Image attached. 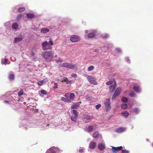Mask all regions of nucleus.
Segmentation results:
<instances>
[{"label": "nucleus", "instance_id": "nucleus-1", "mask_svg": "<svg viewBox=\"0 0 153 153\" xmlns=\"http://www.w3.org/2000/svg\"><path fill=\"white\" fill-rule=\"evenodd\" d=\"M65 97H62L61 100L65 102H71L75 96V94L73 93H68L64 95Z\"/></svg>", "mask_w": 153, "mask_h": 153}, {"label": "nucleus", "instance_id": "nucleus-2", "mask_svg": "<svg viewBox=\"0 0 153 153\" xmlns=\"http://www.w3.org/2000/svg\"><path fill=\"white\" fill-rule=\"evenodd\" d=\"M65 97H62L61 100L65 102H71L75 96V94L73 93H68L64 95Z\"/></svg>", "mask_w": 153, "mask_h": 153}, {"label": "nucleus", "instance_id": "nucleus-3", "mask_svg": "<svg viewBox=\"0 0 153 153\" xmlns=\"http://www.w3.org/2000/svg\"><path fill=\"white\" fill-rule=\"evenodd\" d=\"M42 56L45 59L49 62L52 61V59L53 56V54L51 52L49 51L44 52Z\"/></svg>", "mask_w": 153, "mask_h": 153}, {"label": "nucleus", "instance_id": "nucleus-4", "mask_svg": "<svg viewBox=\"0 0 153 153\" xmlns=\"http://www.w3.org/2000/svg\"><path fill=\"white\" fill-rule=\"evenodd\" d=\"M88 81L91 84L94 85H97V82L96 81L95 77L91 76H88L87 77Z\"/></svg>", "mask_w": 153, "mask_h": 153}, {"label": "nucleus", "instance_id": "nucleus-5", "mask_svg": "<svg viewBox=\"0 0 153 153\" xmlns=\"http://www.w3.org/2000/svg\"><path fill=\"white\" fill-rule=\"evenodd\" d=\"M61 66L70 69H73L76 67V65L68 62H65L62 63L61 65Z\"/></svg>", "mask_w": 153, "mask_h": 153}, {"label": "nucleus", "instance_id": "nucleus-6", "mask_svg": "<svg viewBox=\"0 0 153 153\" xmlns=\"http://www.w3.org/2000/svg\"><path fill=\"white\" fill-rule=\"evenodd\" d=\"M73 114L74 115L72 116L71 117V120L74 122H76L77 120L78 117V112L75 110H73Z\"/></svg>", "mask_w": 153, "mask_h": 153}, {"label": "nucleus", "instance_id": "nucleus-7", "mask_svg": "<svg viewBox=\"0 0 153 153\" xmlns=\"http://www.w3.org/2000/svg\"><path fill=\"white\" fill-rule=\"evenodd\" d=\"M41 45L43 50L45 51L49 49L50 48V46L49 45V44L47 41H45L44 42H43Z\"/></svg>", "mask_w": 153, "mask_h": 153}, {"label": "nucleus", "instance_id": "nucleus-8", "mask_svg": "<svg viewBox=\"0 0 153 153\" xmlns=\"http://www.w3.org/2000/svg\"><path fill=\"white\" fill-rule=\"evenodd\" d=\"M79 39V36L74 35L71 36L70 40V41L72 42H76L78 41Z\"/></svg>", "mask_w": 153, "mask_h": 153}, {"label": "nucleus", "instance_id": "nucleus-9", "mask_svg": "<svg viewBox=\"0 0 153 153\" xmlns=\"http://www.w3.org/2000/svg\"><path fill=\"white\" fill-rule=\"evenodd\" d=\"M121 89L120 88H117L116 91H115V93L114 94L112 97V99H115L116 97L120 94L121 91Z\"/></svg>", "mask_w": 153, "mask_h": 153}, {"label": "nucleus", "instance_id": "nucleus-10", "mask_svg": "<svg viewBox=\"0 0 153 153\" xmlns=\"http://www.w3.org/2000/svg\"><path fill=\"white\" fill-rule=\"evenodd\" d=\"M104 103L105 105V108L107 110H109L111 108L110 99H106L104 102Z\"/></svg>", "mask_w": 153, "mask_h": 153}, {"label": "nucleus", "instance_id": "nucleus-11", "mask_svg": "<svg viewBox=\"0 0 153 153\" xmlns=\"http://www.w3.org/2000/svg\"><path fill=\"white\" fill-rule=\"evenodd\" d=\"M83 116V119L84 120H86V121L87 123L89 122L92 119V117L88 114H85Z\"/></svg>", "mask_w": 153, "mask_h": 153}, {"label": "nucleus", "instance_id": "nucleus-12", "mask_svg": "<svg viewBox=\"0 0 153 153\" xmlns=\"http://www.w3.org/2000/svg\"><path fill=\"white\" fill-rule=\"evenodd\" d=\"M123 148L122 146L117 147H112L111 150L114 153H116L118 151L121 150Z\"/></svg>", "mask_w": 153, "mask_h": 153}, {"label": "nucleus", "instance_id": "nucleus-13", "mask_svg": "<svg viewBox=\"0 0 153 153\" xmlns=\"http://www.w3.org/2000/svg\"><path fill=\"white\" fill-rule=\"evenodd\" d=\"M79 105L80 104L79 102H76L72 104L71 106V108L72 109H77L79 106Z\"/></svg>", "mask_w": 153, "mask_h": 153}, {"label": "nucleus", "instance_id": "nucleus-14", "mask_svg": "<svg viewBox=\"0 0 153 153\" xmlns=\"http://www.w3.org/2000/svg\"><path fill=\"white\" fill-rule=\"evenodd\" d=\"M126 129V128L124 127H120L117 128L115 131L117 133H121L124 131Z\"/></svg>", "mask_w": 153, "mask_h": 153}, {"label": "nucleus", "instance_id": "nucleus-15", "mask_svg": "<svg viewBox=\"0 0 153 153\" xmlns=\"http://www.w3.org/2000/svg\"><path fill=\"white\" fill-rule=\"evenodd\" d=\"M133 89L137 92H140V86L137 84H135L133 87Z\"/></svg>", "mask_w": 153, "mask_h": 153}, {"label": "nucleus", "instance_id": "nucleus-16", "mask_svg": "<svg viewBox=\"0 0 153 153\" xmlns=\"http://www.w3.org/2000/svg\"><path fill=\"white\" fill-rule=\"evenodd\" d=\"M97 144L94 142H91L89 145V148L91 149H94L96 146Z\"/></svg>", "mask_w": 153, "mask_h": 153}, {"label": "nucleus", "instance_id": "nucleus-17", "mask_svg": "<svg viewBox=\"0 0 153 153\" xmlns=\"http://www.w3.org/2000/svg\"><path fill=\"white\" fill-rule=\"evenodd\" d=\"M105 147V145L103 143H100L98 144V148L100 151L103 150Z\"/></svg>", "mask_w": 153, "mask_h": 153}, {"label": "nucleus", "instance_id": "nucleus-18", "mask_svg": "<svg viewBox=\"0 0 153 153\" xmlns=\"http://www.w3.org/2000/svg\"><path fill=\"white\" fill-rule=\"evenodd\" d=\"M114 82V83L115 84H116V83L115 82V80L114 79H110L109 81L107 82L106 83V84L107 85H109L112 84Z\"/></svg>", "mask_w": 153, "mask_h": 153}, {"label": "nucleus", "instance_id": "nucleus-19", "mask_svg": "<svg viewBox=\"0 0 153 153\" xmlns=\"http://www.w3.org/2000/svg\"><path fill=\"white\" fill-rule=\"evenodd\" d=\"M93 137L94 138H98L99 137L100 135L98 131H96L93 133Z\"/></svg>", "mask_w": 153, "mask_h": 153}, {"label": "nucleus", "instance_id": "nucleus-20", "mask_svg": "<svg viewBox=\"0 0 153 153\" xmlns=\"http://www.w3.org/2000/svg\"><path fill=\"white\" fill-rule=\"evenodd\" d=\"M22 37L21 36L19 37L15 38L14 39V42L15 43H17L19 42L20 41L22 40Z\"/></svg>", "mask_w": 153, "mask_h": 153}, {"label": "nucleus", "instance_id": "nucleus-21", "mask_svg": "<svg viewBox=\"0 0 153 153\" xmlns=\"http://www.w3.org/2000/svg\"><path fill=\"white\" fill-rule=\"evenodd\" d=\"M115 85H111L109 87L110 92L111 93L113 92L114 90L115 89Z\"/></svg>", "mask_w": 153, "mask_h": 153}, {"label": "nucleus", "instance_id": "nucleus-22", "mask_svg": "<svg viewBox=\"0 0 153 153\" xmlns=\"http://www.w3.org/2000/svg\"><path fill=\"white\" fill-rule=\"evenodd\" d=\"M109 35L106 33H104L101 35V37L103 39H106L109 37Z\"/></svg>", "mask_w": 153, "mask_h": 153}, {"label": "nucleus", "instance_id": "nucleus-23", "mask_svg": "<svg viewBox=\"0 0 153 153\" xmlns=\"http://www.w3.org/2000/svg\"><path fill=\"white\" fill-rule=\"evenodd\" d=\"M95 34L94 33H91L88 34L87 37L89 38H92L95 37Z\"/></svg>", "mask_w": 153, "mask_h": 153}, {"label": "nucleus", "instance_id": "nucleus-24", "mask_svg": "<svg viewBox=\"0 0 153 153\" xmlns=\"http://www.w3.org/2000/svg\"><path fill=\"white\" fill-rule=\"evenodd\" d=\"M131 111L136 114H137L139 113V110L138 108H134L132 109L131 110Z\"/></svg>", "mask_w": 153, "mask_h": 153}, {"label": "nucleus", "instance_id": "nucleus-25", "mask_svg": "<svg viewBox=\"0 0 153 153\" xmlns=\"http://www.w3.org/2000/svg\"><path fill=\"white\" fill-rule=\"evenodd\" d=\"M49 31V29L46 28H43L41 30V32L43 33H45L48 32Z\"/></svg>", "mask_w": 153, "mask_h": 153}, {"label": "nucleus", "instance_id": "nucleus-26", "mask_svg": "<svg viewBox=\"0 0 153 153\" xmlns=\"http://www.w3.org/2000/svg\"><path fill=\"white\" fill-rule=\"evenodd\" d=\"M18 27V25L17 23H15L13 24L12 28L13 29H17Z\"/></svg>", "mask_w": 153, "mask_h": 153}, {"label": "nucleus", "instance_id": "nucleus-27", "mask_svg": "<svg viewBox=\"0 0 153 153\" xmlns=\"http://www.w3.org/2000/svg\"><path fill=\"white\" fill-rule=\"evenodd\" d=\"M26 15L27 17L28 18H32L34 17V15L33 13H27Z\"/></svg>", "mask_w": 153, "mask_h": 153}, {"label": "nucleus", "instance_id": "nucleus-28", "mask_svg": "<svg viewBox=\"0 0 153 153\" xmlns=\"http://www.w3.org/2000/svg\"><path fill=\"white\" fill-rule=\"evenodd\" d=\"M121 114L123 116L125 117H127L129 115V113L127 111H125L124 112L122 113Z\"/></svg>", "mask_w": 153, "mask_h": 153}, {"label": "nucleus", "instance_id": "nucleus-29", "mask_svg": "<svg viewBox=\"0 0 153 153\" xmlns=\"http://www.w3.org/2000/svg\"><path fill=\"white\" fill-rule=\"evenodd\" d=\"M9 79L10 80H13L14 78V74H10L9 75L8 77Z\"/></svg>", "mask_w": 153, "mask_h": 153}, {"label": "nucleus", "instance_id": "nucleus-30", "mask_svg": "<svg viewBox=\"0 0 153 153\" xmlns=\"http://www.w3.org/2000/svg\"><path fill=\"white\" fill-rule=\"evenodd\" d=\"M121 107L123 109H126L127 107V105L126 104H122L121 105Z\"/></svg>", "mask_w": 153, "mask_h": 153}, {"label": "nucleus", "instance_id": "nucleus-31", "mask_svg": "<svg viewBox=\"0 0 153 153\" xmlns=\"http://www.w3.org/2000/svg\"><path fill=\"white\" fill-rule=\"evenodd\" d=\"M121 100L124 102H126L128 101V99L126 97H123L122 98Z\"/></svg>", "mask_w": 153, "mask_h": 153}, {"label": "nucleus", "instance_id": "nucleus-32", "mask_svg": "<svg viewBox=\"0 0 153 153\" xmlns=\"http://www.w3.org/2000/svg\"><path fill=\"white\" fill-rule=\"evenodd\" d=\"M25 10V9L24 7H20V8H19L18 9V11L19 12H21L24 11Z\"/></svg>", "mask_w": 153, "mask_h": 153}, {"label": "nucleus", "instance_id": "nucleus-33", "mask_svg": "<svg viewBox=\"0 0 153 153\" xmlns=\"http://www.w3.org/2000/svg\"><path fill=\"white\" fill-rule=\"evenodd\" d=\"M93 127L92 126H88V131L89 132H90L93 130Z\"/></svg>", "mask_w": 153, "mask_h": 153}, {"label": "nucleus", "instance_id": "nucleus-34", "mask_svg": "<svg viewBox=\"0 0 153 153\" xmlns=\"http://www.w3.org/2000/svg\"><path fill=\"white\" fill-rule=\"evenodd\" d=\"M94 68V66L93 65H91L88 67V71H91L93 70Z\"/></svg>", "mask_w": 153, "mask_h": 153}, {"label": "nucleus", "instance_id": "nucleus-35", "mask_svg": "<svg viewBox=\"0 0 153 153\" xmlns=\"http://www.w3.org/2000/svg\"><path fill=\"white\" fill-rule=\"evenodd\" d=\"M23 90L21 89L18 93V95L19 96L23 95Z\"/></svg>", "mask_w": 153, "mask_h": 153}, {"label": "nucleus", "instance_id": "nucleus-36", "mask_svg": "<svg viewBox=\"0 0 153 153\" xmlns=\"http://www.w3.org/2000/svg\"><path fill=\"white\" fill-rule=\"evenodd\" d=\"M22 14L18 15L16 19L17 21H19L20 20L22 17Z\"/></svg>", "mask_w": 153, "mask_h": 153}, {"label": "nucleus", "instance_id": "nucleus-37", "mask_svg": "<svg viewBox=\"0 0 153 153\" xmlns=\"http://www.w3.org/2000/svg\"><path fill=\"white\" fill-rule=\"evenodd\" d=\"M63 62V60L60 58H59V59H56V62L57 63L59 62Z\"/></svg>", "mask_w": 153, "mask_h": 153}, {"label": "nucleus", "instance_id": "nucleus-38", "mask_svg": "<svg viewBox=\"0 0 153 153\" xmlns=\"http://www.w3.org/2000/svg\"><path fill=\"white\" fill-rule=\"evenodd\" d=\"M41 93L43 94H44V95H46L47 94V92L45 91V90H42L41 91Z\"/></svg>", "mask_w": 153, "mask_h": 153}, {"label": "nucleus", "instance_id": "nucleus-39", "mask_svg": "<svg viewBox=\"0 0 153 153\" xmlns=\"http://www.w3.org/2000/svg\"><path fill=\"white\" fill-rule=\"evenodd\" d=\"M48 80L47 78L44 79L43 80L41 81L43 84L48 82Z\"/></svg>", "mask_w": 153, "mask_h": 153}, {"label": "nucleus", "instance_id": "nucleus-40", "mask_svg": "<svg viewBox=\"0 0 153 153\" xmlns=\"http://www.w3.org/2000/svg\"><path fill=\"white\" fill-rule=\"evenodd\" d=\"M122 153H129L128 151L126 149H123L122 150Z\"/></svg>", "mask_w": 153, "mask_h": 153}, {"label": "nucleus", "instance_id": "nucleus-41", "mask_svg": "<svg viewBox=\"0 0 153 153\" xmlns=\"http://www.w3.org/2000/svg\"><path fill=\"white\" fill-rule=\"evenodd\" d=\"M101 104H99L97 105H96V108L98 110V109L101 107Z\"/></svg>", "mask_w": 153, "mask_h": 153}, {"label": "nucleus", "instance_id": "nucleus-42", "mask_svg": "<svg viewBox=\"0 0 153 153\" xmlns=\"http://www.w3.org/2000/svg\"><path fill=\"white\" fill-rule=\"evenodd\" d=\"M50 39V40L49 41V43H48L49 44V45H53V42L51 40V39Z\"/></svg>", "mask_w": 153, "mask_h": 153}, {"label": "nucleus", "instance_id": "nucleus-43", "mask_svg": "<svg viewBox=\"0 0 153 153\" xmlns=\"http://www.w3.org/2000/svg\"><path fill=\"white\" fill-rule=\"evenodd\" d=\"M71 76L74 78H75L77 77V75L76 74L72 73Z\"/></svg>", "mask_w": 153, "mask_h": 153}, {"label": "nucleus", "instance_id": "nucleus-44", "mask_svg": "<svg viewBox=\"0 0 153 153\" xmlns=\"http://www.w3.org/2000/svg\"><path fill=\"white\" fill-rule=\"evenodd\" d=\"M43 84L41 81H39L37 82V85L39 86H42Z\"/></svg>", "mask_w": 153, "mask_h": 153}, {"label": "nucleus", "instance_id": "nucleus-45", "mask_svg": "<svg viewBox=\"0 0 153 153\" xmlns=\"http://www.w3.org/2000/svg\"><path fill=\"white\" fill-rule=\"evenodd\" d=\"M135 95V94L134 92H131L129 94V96L131 97H133Z\"/></svg>", "mask_w": 153, "mask_h": 153}, {"label": "nucleus", "instance_id": "nucleus-46", "mask_svg": "<svg viewBox=\"0 0 153 153\" xmlns=\"http://www.w3.org/2000/svg\"><path fill=\"white\" fill-rule=\"evenodd\" d=\"M54 86L53 87V88L54 89H56L57 88L58 86H57V84L56 83H55L54 84Z\"/></svg>", "mask_w": 153, "mask_h": 153}, {"label": "nucleus", "instance_id": "nucleus-47", "mask_svg": "<svg viewBox=\"0 0 153 153\" xmlns=\"http://www.w3.org/2000/svg\"><path fill=\"white\" fill-rule=\"evenodd\" d=\"M83 151H84L83 149L81 147H80L79 149V152H83Z\"/></svg>", "mask_w": 153, "mask_h": 153}, {"label": "nucleus", "instance_id": "nucleus-48", "mask_svg": "<svg viewBox=\"0 0 153 153\" xmlns=\"http://www.w3.org/2000/svg\"><path fill=\"white\" fill-rule=\"evenodd\" d=\"M51 153H56V152L55 150H52L51 152Z\"/></svg>", "mask_w": 153, "mask_h": 153}, {"label": "nucleus", "instance_id": "nucleus-49", "mask_svg": "<svg viewBox=\"0 0 153 153\" xmlns=\"http://www.w3.org/2000/svg\"><path fill=\"white\" fill-rule=\"evenodd\" d=\"M4 63H6V62H7V59H4Z\"/></svg>", "mask_w": 153, "mask_h": 153}, {"label": "nucleus", "instance_id": "nucleus-50", "mask_svg": "<svg viewBox=\"0 0 153 153\" xmlns=\"http://www.w3.org/2000/svg\"><path fill=\"white\" fill-rule=\"evenodd\" d=\"M31 53H32V55L33 56H34L35 55V53H34L33 51H32V52H31Z\"/></svg>", "mask_w": 153, "mask_h": 153}, {"label": "nucleus", "instance_id": "nucleus-51", "mask_svg": "<svg viewBox=\"0 0 153 153\" xmlns=\"http://www.w3.org/2000/svg\"><path fill=\"white\" fill-rule=\"evenodd\" d=\"M4 102L5 103H8L9 102V101L7 100H5L4 101Z\"/></svg>", "mask_w": 153, "mask_h": 153}, {"label": "nucleus", "instance_id": "nucleus-52", "mask_svg": "<svg viewBox=\"0 0 153 153\" xmlns=\"http://www.w3.org/2000/svg\"><path fill=\"white\" fill-rule=\"evenodd\" d=\"M117 51L119 52H121V50L120 49H117Z\"/></svg>", "mask_w": 153, "mask_h": 153}, {"label": "nucleus", "instance_id": "nucleus-53", "mask_svg": "<svg viewBox=\"0 0 153 153\" xmlns=\"http://www.w3.org/2000/svg\"><path fill=\"white\" fill-rule=\"evenodd\" d=\"M85 32L86 33H87L88 32V30H86L85 31Z\"/></svg>", "mask_w": 153, "mask_h": 153}, {"label": "nucleus", "instance_id": "nucleus-54", "mask_svg": "<svg viewBox=\"0 0 153 153\" xmlns=\"http://www.w3.org/2000/svg\"><path fill=\"white\" fill-rule=\"evenodd\" d=\"M36 111H37H37H38V109H36Z\"/></svg>", "mask_w": 153, "mask_h": 153}, {"label": "nucleus", "instance_id": "nucleus-55", "mask_svg": "<svg viewBox=\"0 0 153 153\" xmlns=\"http://www.w3.org/2000/svg\"><path fill=\"white\" fill-rule=\"evenodd\" d=\"M66 80H68L67 78H66V79L65 80V81H66Z\"/></svg>", "mask_w": 153, "mask_h": 153}, {"label": "nucleus", "instance_id": "nucleus-56", "mask_svg": "<svg viewBox=\"0 0 153 153\" xmlns=\"http://www.w3.org/2000/svg\"><path fill=\"white\" fill-rule=\"evenodd\" d=\"M49 125L48 124L47 125V126H48Z\"/></svg>", "mask_w": 153, "mask_h": 153}, {"label": "nucleus", "instance_id": "nucleus-57", "mask_svg": "<svg viewBox=\"0 0 153 153\" xmlns=\"http://www.w3.org/2000/svg\"><path fill=\"white\" fill-rule=\"evenodd\" d=\"M152 146H153V143H152Z\"/></svg>", "mask_w": 153, "mask_h": 153}]
</instances>
